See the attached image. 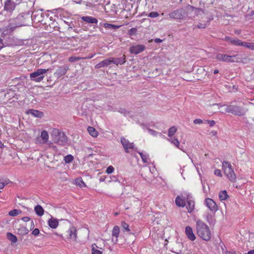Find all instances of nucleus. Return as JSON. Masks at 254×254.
I'll list each match as a JSON object with an SVG mask.
<instances>
[{
  "label": "nucleus",
  "mask_w": 254,
  "mask_h": 254,
  "mask_svg": "<svg viewBox=\"0 0 254 254\" xmlns=\"http://www.w3.org/2000/svg\"><path fill=\"white\" fill-rule=\"evenodd\" d=\"M87 130L89 133L93 137H97L98 135V131L95 129V128L89 127L87 128Z\"/></svg>",
  "instance_id": "a878e982"
},
{
  "label": "nucleus",
  "mask_w": 254,
  "mask_h": 254,
  "mask_svg": "<svg viewBox=\"0 0 254 254\" xmlns=\"http://www.w3.org/2000/svg\"><path fill=\"white\" fill-rule=\"evenodd\" d=\"M177 128L176 127H171L168 130V136L170 138L173 137L174 134L176 132Z\"/></svg>",
  "instance_id": "7c9ffc66"
},
{
  "label": "nucleus",
  "mask_w": 254,
  "mask_h": 254,
  "mask_svg": "<svg viewBox=\"0 0 254 254\" xmlns=\"http://www.w3.org/2000/svg\"><path fill=\"white\" fill-rule=\"evenodd\" d=\"M206 26H207L206 24H205V23H199L196 26V27L198 28H199V29H204V28H205L206 27Z\"/></svg>",
  "instance_id": "3c124183"
},
{
  "label": "nucleus",
  "mask_w": 254,
  "mask_h": 254,
  "mask_svg": "<svg viewBox=\"0 0 254 254\" xmlns=\"http://www.w3.org/2000/svg\"><path fill=\"white\" fill-rule=\"evenodd\" d=\"M114 170L115 169L112 166H109L107 167L106 172L108 174H110L114 171Z\"/></svg>",
  "instance_id": "49530a36"
},
{
  "label": "nucleus",
  "mask_w": 254,
  "mask_h": 254,
  "mask_svg": "<svg viewBox=\"0 0 254 254\" xmlns=\"http://www.w3.org/2000/svg\"><path fill=\"white\" fill-rule=\"evenodd\" d=\"M176 204L179 207H184L186 205L185 200L178 196L175 199Z\"/></svg>",
  "instance_id": "4be33fe9"
},
{
  "label": "nucleus",
  "mask_w": 254,
  "mask_h": 254,
  "mask_svg": "<svg viewBox=\"0 0 254 254\" xmlns=\"http://www.w3.org/2000/svg\"><path fill=\"white\" fill-rule=\"evenodd\" d=\"M121 114L124 115L125 116H127L129 114V112L125 109H121L119 111Z\"/></svg>",
  "instance_id": "c03bdc74"
},
{
  "label": "nucleus",
  "mask_w": 254,
  "mask_h": 254,
  "mask_svg": "<svg viewBox=\"0 0 254 254\" xmlns=\"http://www.w3.org/2000/svg\"><path fill=\"white\" fill-rule=\"evenodd\" d=\"M210 133L212 136H215L217 134V132L215 131H212Z\"/></svg>",
  "instance_id": "774afa93"
},
{
  "label": "nucleus",
  "mask_w": 254,
  "mask_h": 254,
  "mask_svg": "<svg viewBox=\"0 0 254 254\" xmlns=\"http://www.w3.org/2000/svg\"><path fill=\"white\" fill-rule=\"evenodd\" d=\"M244 42H242V41H241V40H240L239 39H236L234 38L232 45H234V46H243V47Z\"/></svg>",
  "instance_id": "f704fd0d"
},
{
  "label": "nucleus",
  "mask_w": 254,
  "mask_h": 254,
  "mask_svg": "<svg viewBox=\"0 0 254 254\" xmlns=\"http://www.w3.org/2000/svg\"><path fill=\"white\" fill-rule=\"evenodd\" d=\"M168 140L177 148L181 149V148L179 147L180 142L177 138H176L175 137H173L170 138Z\"/></svg>",
  "instance_id": "473e14b6"
},
{
  "label": "nucleus",
  "mask_w": 254,
  "mask_h": 254,
  "mask_svg": "<svg viewBox=\"0 0 254 254\" xmlns=\"http://www.w3.org/2000/svg\"><path fill=\"white\" fill-rule=\"evenodd\" d=\"M22 212L21 210L19 209H15L10 211L8 212L9 215L11 216H16Z\"/></svg>",
  "instance_id": "72a5a7b5"
},
{
  "label": "nucleus",
  "mask_w": 254,
  "mask_h": 254,
  "mask_svg": "<svg viewBox=\"0 0 254 254\" xmlns=\"http://www.w3.org/2000/svg\"><path fill=\"white\" fill-rule=\"evenodd\" d=\"M34 228V223L33 221L31 222L30 230L33 229Z\"/></svg>",
  "instance_id": "69168bd1"
},
{
  "label": "nucleus",
  "mask_w": 254,
  "mask_h": 254,
  "mask_svg": "<svg viewBox=\"0 0 254 254\" xmlns=\"http://www.w3.org/2000/svg\"><path fill=\"white\" fill-rule=\"evenodd\" d=\"M122 227L124 229V230L127 232H130V229L129 228V225L128 224L126 223L124 221L122 222Z\"/></svg>",
  "instance_id": "79ce46f5"
},
{
  "label": "nucleus",
  "mask_w": 254,
  "mask_h": 254,
  "mask_svg": "<svg viewBox=\"0 0 254 254\" xmlns=\"http://www.w3.org/2000/svg\"><path fill=\"white\" fill-rule=\"evenodd\" d=\"M233 40H234V38H233L231 37H229V36H226L224 38L225 41L230 43L231 44H232V43H233Z\"/></svg>",
  "instance_id": "603ef678"
},
{
  "label": "nucleus",
  "mask_w": 254,
  "mask_h": 254,
  "mask_svg": "<svg viewBox=\"0 0 254 254\" xmlns=\"http://www.w3.org/2000/svg\"><path fill=\"white\" fill-rule=\"evenodd\" d=\"M243 47L247 48L251 50H254V43L244 42Z\"/></svg>",
  "instance_id": "e433bc0d"
},
{
  "label": "nucleus",
  "mask_w": 254,
  "mask_h": 254,
  "mask_svg": "<svg viewBox=\"0 0 254 254\" xmlns=\"http://www.w3.org/2000/svg\"><path fill=\"white\" fill-rule=\"evenodd\" d=\"M112 64L113 61H112V58H110L108 59H106L105 60L95 65V67L96 69H98L101 67H107Z\"/></svg>",
  "instance_id": "f8f14e48"
},
{
  "label": "nucleus",
  "mask_w": 254,
  "mask_h": 254,
  "mask_svg": "<svg viewBox=\"0 0 254 254\" xmlns=\"http://www.w3.org/2000/svg\"><path fill=\"white\" fill-rule=\"evenodd\" d=\"M191 196L190 195H188L187 197L185 198L187 202V208L188 210V212L191 213L192 212L193 209H194V201L191 199Z\"/></svg>",
  "instance_id": "4468645a"
},
{
  "label": "nucleus",
  "mask_w": 254,
  "mask_h": 254,
  "mask_svg": "<svg viewBox=\"0 0 254 254\" xmlns=\"http://www.w3.org/2000/svg\"><path fill=\"white\" fill-rule=\"evenodd\" d=\"M145 49V47L143 45L138 44L131 46L129 48V52L131 54L137 55L144 51Z\"/></svg>",
  "instance_id": "9b49d317"
},
{
  "label": "nucleus",
  "mask_w": 254,
  "mask_h": 254,
  "mask_svg": "<svg viewBox=\"0 0 254 254\" xmlns=\"http://www.w3.org/2000/svg\"><path fill=\"white\" fill-rule=\"evenodd\" d=\"M92 254H102V252L98 250L97 249L98 247L96 246L95 244H93L92 245Z\"/></svg>",
  "instance_id": "c85d7f7f"
},
{
  "label": "nucleus",
  "mask_w": 254,
  "mask_h": 254,
  "mask_svg": "<svg viewBox=\"0 0 254 254\" xmlns=\"http://www.w3.org/2000/svg\"><path fill=\"white\" fill-rule=\"evenodd\" d=\"M228 195L226 190L221 191L219 193V198L220 200H224L228 197Z\"/></svg>",
  "instance_id": "c756f323"
},
{
  "label": "nucleus",
  "mask_w": 254,
  "mask_h": 254,
  "mask_svg": "<svg viewBox=\"0 0 254 254\" xmlns=\"http://www.w3.org/2000/svg\"><path fill=\"white\" fill-rule=\"evenodd\" d=\"M15 8L13 2L10 0H7L4 3V9L6 11H12Z\"/></svg>",
  "instance_id": "aec40b11"
},
{
  "label": "nucleus",
  "mask_w": 254,
  "mask_h": 254,
  "mask_svg": "<svg viewBox=\"0 0 254 254\" xmlns=\"http://www.w3.org/2000/svg\"><path fill=\"white\" fill-rule=\"evenodd\" d=\"M26 114L31 115L34 117L42 118L43 116V113L38 110L29 109L26 111Z\"/></svg>",
  "instance_id": "6ab92c4d"
},
{
  "label": "nucleus",
  "mask_w": 254,
  "mask_h": 254,
  "mask_svg": "<svg viewBox=\"0 0 254 254\" xmlns=\"http://www.w3.org/2000/svg\"><path fill=\"white\" fill-rule=\"evenodd\" d=\"M206 121L208 122V124H209V126L211 127H213L215 124V122L213 120H212V121L207 120Z\"/></svg>",
  "instance_id": "4d7b16f0"
},
{
  "label": "nucleus",
  "mask_w": 254,
  "mask_h": 254,
  "mask_svg": "<svg viewBox=\"0 0 254 254\" xmlns=\"http://www.w3.org/2000/svg\"><path fill=\"white\" fill-rule=\"evenodd\" d=\"M41 137L43 140V143H46L49 139V134L47 131L43 130L41 132Z\"/></svg>",
  "instance_id": "b1692460"
},
{
  "label": "nucleus",
  "mask_w": 254,
  "mask_h": 254,
  "mask_svg": "<svg viewBox=\"0 0 254 254\" xmlns=\"http://www.w3.org/2000/svg\"><path fill=\"white\" fill-rule=\"evenodd\" d=\"M196 234L205 241H209L211 238V233L208 226L201 220L196 222Z\"/></svg>",
  "instance_id": "f257e3e1"
},
{
  "label": "nucleus",
  "mask_w": 254,
  "mask_h": 254,
  "mask_svg": "<svg viewBox=\"0 0 254 254\" xmlns=\"http://www.w3.org/2000/svg\"><path fill=\"white\" fill-rule=\"evenodd\" d=\"M7 238L12 243H15L17 241V239L16 236L11 233H7Z\"/></svg>",
  "instance_id": "cd10ccee"
},
{
  "label": "nucleus",
  "mask_w": 254,
  "mask_h": 254,
  "mask_svg": "<svg viewBox=\"0 0 254 254\" xmlns=\"http://www.w3.org/2000/svg\"><path fill=\"white\" fill-rule=\"evenodd\" d=\"M68 69V67L65 65L60 66L54 73V75L57 77H60L63 75H64L66 73Z\"/></svg>",
  "instance_id": "ddd939ff"
},
{
  "label": "nucleus",
  "mask_w": 254,
  "mask_h": 254,
  "mask_svg": "<svg viewBox=\"0 0 254 254\" xmlns=\"http://www.w3.org/2000/svg\"><path fill=\"white\" fill-rule=\"evenodd\" d=\"M136 32H137L136 28H132L130 29L128 31V34L130 36H132L133 35H135L136 34Z\"/></svg>",
  "instance_id": "de8ad7c7"
},
{
  "label": "nucleus",
  "mask_w": 254,
  "mask_h": 254,
  "mask_svg": "<svg viewBox=\"0 0 254 254\" xmlns=\"http://www.w3.org/2000/svg\"><path fill=\"white\" fill-rule=\"evenodd\" d=\"M94 56H95V54H92V55H89L86 57H83V60L90 59L92 58Z\"/></svg>",
  "instance_id": "052dcab7"
},
{
  "label": "nucleus",
  "mask_w": 254,
  "mask_h": 254,
  "mask_svg": "<svg viewBox=\"0 0 254 254\" xmlns=\"http://www.w3.org/2000/svg\"><path fill=\"white\" fill-rule=\"evenodd\" d=\"M19 231L21 232L23 234H26L29 232V230L26 227H22Z\"/></svg>",
  "instance_id": "09e8293b"
},
{
  "label": "nucleus",
  "mask_w": 254,
  "mask_h": 254,
  "mask_svg": "<svg viewBox=\"0 0 254 254\" xmlns=\"http://www.w3.org/2000/svg\"><path fill=\"white\" fill-rule=\"evenodd\" d=\"M205 202L207 207L212 212H216L218 210L216 203L211 198H207Z\"/></svg>",
  "instance_id": "9d476101"
},
{
  "label": "nucleus",
  "mask_w": 254,
  "mask_h": 254,
  "mask_svg": "<svg viewBox=\"0 0 254 254\" xmlns=\"http://www.w3.org/2000/svg\"><path fill=\"white\" fill-rule=\"evenodd\" d=\"M244 254H254V249L251 251H249L247 253H245Z\"/></svg>",
  "instance_id": "338daca9"
},
{
  "label": "nucleus",
  "mask_w": 254,
  "mask_h": 254,
  "mask_svg": "<svg viewBox=\"0 0 254 254\" xmlns=\"http://www.w3.org/2000/svg\"><path fill=\"white\" fill-rule=\"evenodd\" d=\"M4 39H2L0 37V50L4 46Z\"/></svg>",
  "instance_id": "13d9d810"
},
{
  "label": "nucleus",
  "mask_w": 254,
  "mask_h": 254,
  "mask_svg": "<svg viewBox=\"0 0 254 254\" xmlns=\"http://www.w3.org/2000/svg\"><path fill=\"white\" fill-rule=\"evenodd\" d=\"M214 174L219 177H222L221 171L219 169H215L214 171Z\"/></svg>",
  "instance_id": "5fc2aeb1"
},
{
  "label": "nucleus",
  "mask_w": 254,
  "mask_h": 254,
  "mask_svg": "<svg viewBox=\"0 0 254 254\" xmlns=\"http://www.w3.org/2000/svg\"><path fill=\"white\" fill-rule=\"evenodd\" d=\"M199 3L200 6H204L205 4V2L203 0H199Z\"/></svg>",
  "instance_id": "680f3d73"
},
{
  "label": "nucleus",
  "mask_w": 254,
  "mask_h": 254,
  "mask_svg": "<svg viewBox=\"0 0 254 254\" xmlns=\"http://www.w3.org/2000/svg\"><path fill=\"white\" fill-rule=\"evenodd\" d=\"M236 57L237 55L229 56L226 54H217L215 56V59L220 62L234 63L235 61L233 59Z\"/></svg>",
  "instance_id": "0eeeda50"
},
{
  "label": "nucleus",
  "mask_w": 254,
  "mask_h": 254,
  "mask_svg": "<svg viewBox=\"0 0 254 254\" xmlns=\"http://www.w3.org/2000/svg\"><path fill=\"white\" fill-rule=\"evenodd\" d=\"M148 132L153 136H157L159 133L157 131L152 130L150 128H148Z\"/></svg>",
  "instance_id": "8fccbe9b"
},
{
  "label": "nucleus",
  "mask_w": 254,
  "mask_h": 254,
  "mask_svg": "<svg viewBox=\"0 0 254 254\" xmlns=\"http://www.w3.org/2000/svg\"><path fill=\"white\" fill-rule=\"evenodd\" d=\"M48 224L51 228L55 229L58 226L59 222L57 219L51 218L48 221Z\"/></svg>",
  "instance_id": "412c9836"
},
{
  "label": "nucleus",
  "mask_w": 254,
  "mask_h": 254,
  "mask_svg": "<svg viewBox=\"0 0 254 254\" xmlns=\"http://www.w3.org/2000/svg\"><path fill=\"white\" fill-rule=\"evenodd\" d=\"M24 222H28L29 221H30V220L31 219L30 217H23L21 219Z\"/></svg>",
  "instance_id": "bf43d9fd"
},
{
  "label": "nucleus",
  "mask_w": 254,
  "mask_h": 254,
  "mask_svg": "<svg viewBox=\"0 0 254 254\" xmlns=\"http://www.w3.org/2000/svg\"><path fill=\"white\" fill-rule=\"evenodd\" d=\"M111 179H112V181H114V182H117L118 181V179H117L116 177L115 176H113L111 177Z\"/></svg>",
  "instance_id": "0e129e2a"
},
{
  "label": "nucleus",
  "mask_w": 254,
  "mask_h": 254,
  "mask_svg": "<svg viewBox=\"0 0 254 254\" xmlns=\"http://www.w3.org/2000/svg\"><path fill=\"white\" fill-rule=\"evenodd\" d=\"M80 60H83V57H70L68 58V61L71 63L75 62L78 61Z\"/></svg>",
  "instance_id": "58836bf2"
},
{
  "label": "nucleus",
  "mask_w": 254,
  "mask_h": 254,
  "mask_svg": "<svg viewBox=\"0 0 254 254\" xmlns=\"http://www.w3.org/2000/svg\"><path fill=\"white\" fill-rule=\"evenodd\" d=\"M120 228L118 226H115L112 230V236L116 238V242L117 241V238L120 233Z\"/></svg>",
  "instance_id": "393cba45"
},
{
  "label": "nucleus",
  "mask_w": 254,
  "mask_h": 254,
  "mask_svg": "<svg viewBox=\"0 0 254 254\" xmlns=\"http://www.w3.org/2000/svg\"><path fill=\"white\" fill-rule=\"evenodd\" d=\"M159 15L157 11H152L148 14V16L152 18L157 17Z\"/></svg>",
  "instance_id": "a18cd8bd"
},
{
  "label": "nucleus",
  "mask_w": 254,
  "mask_h": 254,
  "mask_svg": "<svg viewBox=\"0 0 254 254\" xmlns=\"http://www.w3.org/2000/svg\"><path fill=\"white\" fill-rule=\"evenodd\" d=\"M126 56L125 55H123L121 57L119 58H111L112 61H113V64H116V65H118L119 64L122 65L124 64L126 62Z\"/></svg>",
  "instance_id": "f3484780"
},
{
  "label": "nucleus",
  "mask_w": 254,
  "mask_h": 254,
  "mask_svg": "<svg viewBox=\"0 0 254 254\" xmlns=\"http://www.w3.org/2000/svg\"><path fill=\"white\" fill-rule=\"evenodd\" d=\"M193 123L194 124H201L202 123H203V121L201 119H195L194 121H193Z\"/></svg>",
  "instance_id": "6e6d98bb"
},
{
  "label": "nucleus",
  "mask_w": 254,
  "mask_h": 254,
  "mask_svg": "<svg viewBox=\"0 0 254 254\" xmlns=\"http://www.w3.org/2000/svg\"><path fill=\"white\" fill-rule=\"evenodd\" d=\"M225 111L227 113H231L233 115L241 116L244 114L243 109L239 106L235 105H228L227 106Z\"/></svg>",
  "instance_id": "39448f33"
},
{
  "label": "nucleus",
  "mask_w": 254,
  "mask_h": 254,
  "mask_svg": "<svg viewBox=\"0 0 254 254\" xmlns=\"http://www.w3.org/2000/svg\"><path fill=\"white\" fill-rule=\"evenodd\" d=\"M43 11V9L34 10L32 14V19L34 20V22L36 23H42L44 21V17L45 14L41 13V12ZM46 16L47 17L48 16V15L46 14Z\"/></svg>",
  "instance_id": "423d86ee"
},
{
  "label": "nucleus",
  "mask_w": 254,
  "mask_h": 254,
  "mask_svg": "<svg viewBox=\"0 0 254 254\" xmlns=\"http://www.w3.org/2000/svg\"><path fill=\"white\" fill-rule=\"evenodd\" d=\"M75 184L77 186H79L80 187H85L86 185L85 183L83 181L82 178L81 177L77 178L75 179Z\"/></svg>",
  "instance_id": "2f4dec72"
},
{
  "label": "nucleus",
  "mask_w": 254,
  "mask_h": 254,
  "mask_svg": "<svg viewBox=\"0 0 254 254\" xmlns=\"http://www.w3.org/2000/svg\"><path fill=\"white\" fill-rule=\"evenodd\" d=\"M138 154L140 155L144 163H148V155L143 154V153L140 152H138Z\"/></svg>",
  "instance_id": "4c0bfd02"
},
{
  "label": "nucleus",
  "mask_w": 254,
  "mask_h": 254,
  "mask_svg": "<svg viewBox=\"0 0 254 254\" xmlns=\"http://www.w3.org/2000/svg\"><path fill=\"white\" fill-rule=\"evenodd\" d=\"M67 234L72 241H76L77 230L75 227H70L67 231Z\"/></svg>",
  "instance_id": "dca6fc26"
},
{
  "label": "nucleus",
  "mask_w": 254,
  "mask_h": 254,
  "mask_svg": "<svg viewBox=\"0 0 254 254\" xmlns=\"http://www.w3.org/2000/svg\"><path fill=\"white\" fill-rule=\"evenodd\" d=\"M81 19L83 21L86 22V23H88V24H97L98 23L97 19L95 17H92V16H82L81 17Z\"/></svg>",
  "instance_id": "a211bd4d"
},
{
  "label": "nucleus",
  "mask_w": 254,
  "mask_h": 254,
  "mask_svg": "<svg viewBox=\"0 0 254 254\" xmlns=\"http://www.w3.org/2000/svg\"><path fill=\"white\" fill-rule=\"evenodd\" d=\"M185 233L188 238L191 241H193L195 240L196 237L193 234L192 229L190 226H187L185 228Z\"/></svg>",
  "instance_id": "2eb2a0df"
},
{
  "label": "nucleus",
  "mask_w": 254,
  "mask_h": 254,
  "mask_svg": "<svg viewBox=\"0 0 254 254\" xmlns=\"http://www.w3.org/2000/svg\"><path fill=\"white\" fill-rule=\"evenodd\" d=\"M168 16L172 19L182 20L188 16V13L184 8H180L171 11Z\"/></svg>",
  "instance_id": "20e7f679"
},
{
  "label": "nucleus",
  "mask_w": 254,
  "mask_h": 254,
  "mask_svg": "<svg viewBox=\"0 0 254 254\" xmlns=\"http://www.w3.org/2000/svg\"><path fill=\"white\" fill-rule=\"evenodd\" d=\"M39 233L40 231L38 228L34 229L32 232V235L34 236H37L39 234Z\"/></svg>",
  "instance_id": "864d4df0"
},
{
  "label": "nucleus",
  "mask_w": 254,
  "mask_h": 254,
  "mask_svg": "<svg viewBox=\"0 0 254 254\" xmlns=\"http://www.w3.org/2000/svg\"><path fill=\"white\" fill-rule=\"evenodd\" d=\"M225 175L227 177L228 179L232 182H235L236 181V176L235 173L231 168H226L224 171Z\"/></svg>",
  "instance_id": "1a4fd4ad"
},
{
  "label": "nucleus",
  "mask_w": 254,
  "mask_h": 254,
  "mask_svg": "<svg viewBox=\"0 0 254 254\" xmlns=\"http://www.w3.org/2000/svg\"><path fill=\"white\" fill-rule=\"evenodd\" d=\"M34 210L36 214L39 216H42L44 214V209L40 205H36L34 208Z\"/></svg>",
  "instance_id": "5701e85b"
},
{
  "label": "nucleus",
  "mask_w": 254,
  "mask_h": 254,
  "mask_svg": "<svg viewBox=\"0 0 254 254\" xmlns=\"http://www.w3.org/2000/svg\"><path fill=\"white\" fill-rule=\"evenodd\" d=\"M7 31H4L2 32V33L1 34V36L0 37L2 39H4V41L5 40H6V38L9 39L10 38V36L9 35H7Z\"/></svg>",
  "instance_id": "37998d69"
},
{
  "label": "nucleus",
  "mask_w": 254,
  "mask_h": 254,
  "mask_svg": "<svg viewBox=\"0 0 254 254\" xmlns=\"http://www.w3.org/2000/svg\"><path fill=\"white\" fill-rule=\"evenodd\" d=\"M121 142L124 147V148L126 153H129V149H134V144L133 143L130 142L127 139L124 137L121 138Z\"/></svg>",
  "instance_id": "6e6552de"
},
{
  "label": "nucleus",
  "mask_w": 254,
  "mask_h": 254,
  "mask_svg": "<svg viewBox=\"0 0 254 254\" xmlns=\"http://www.w3.org/2000/svg\"><path fill=\"white\" fill-rule=\"evenodd\" d=\"M121 26V25H116L108 23H106L104 25V27L106 29H110L113 30H116L119 28Z\"/></svg>",
  "instance_id": "bb28decb"
},
{
  "label": "nucleus",
  "mask_w": 254,
  "mask_h": 254,
  "mask_svg": "<svg viewBox=\"0 0 254 254\" xmlns=\"http://www.w3.org/2000/svg\"><path fill=\"white\" fill-rule=\"evenodd\" d=\"M229 167H232L230 162L226 161H224V162H222V168L224 171L225 170V169H226V168H228Z\"/></svg>",
  "instance_id": "ea45409f"
},
{
  "label": "nucleus",
  "mask_w": 254,
  "mask_h": 254,
  "mask_svg": "<svg viewBox=\"0 0 254 254\" xmlns=\"http://www.w3.org/2000/svg\"><path fill=\"white\" fill-rule=\"evenodd\" d=\"M73 160V157L70 154L67 155L64 157V161L65 163H69Z\"/></svg>",
  "instance_id": "c9c22d12"
},
{
  "label": "nucleus",
  "mask_w": 254,
  "mask_h": 254,
  "mask_svg": "<svg viewBox=\"0 0 254 254\" xmlns=\"http://www.w3.org/2000/svg\"><path fill=\"white\" fill-rule=\"evenodd\" d=\"M52 136L55 143L62 146L65 145L67 143V137L65 133L58 129H54Z\"/></svg>",
  "instance_id": "f03ea898"
},
{
  "label": "nucleus",
  "mask_w": 254,
  "mask_h": 254,
  "mask_svg": "<svg viewBox=\"0 0 254 254\" xmlns=\"http://www.w3.org/2000/svg\"><path fill=\"white\" fill-rule=\"evenodd\" d=\"M49 71H51V68H38L36 71L30 74V78L31 80L35 82H40L45 77L44 74Z\"/></svg>",
  "instance_id": "7ed1b4c3"
},
{
  "label": "nucleus",
  "mask_w": 254,
  "mask_h": 254,
  "mask_svg": "<svg viewBox=\"0 0 254 254\" xmlns=\"http://www.w3.org/2000/svg\"><path fill=\"white\" fill-rule=\"evenodd\" d=\"M187 7L188 8H189L190 10L191 11H193L194 10H196L197 11H203V9L200 8H197V7H195L192 5H191L190 4H188V5L187 6Z\"/></svg>",
  "instance_id": "a19ab883"
},
{
  "label": "nucleus",
  "mask_w": 254,
  "mask_h": 254,
  "mask_svg": "<svg viewBox=\"0 0 254 254\" xmlns=\"http://www.w3.org/2000/svg\"><path fill=\"white\" fill-rule=\"evenodd\" d=\"M154 41L156 43H161L162 41V40L161 39H160V38H155L154 39Z\"/></svg>",
  "instance_id": "e2e57ef3"
}]
</instances>
